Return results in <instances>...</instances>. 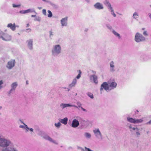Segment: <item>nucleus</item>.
<instances>
[{
    "mask_svg": "<svg viewBox=\"0 0 151 151\" xmlns=\"http://www.w3.org/2000/svg\"><path fill=\"white\" fill-rule=\"evenodd\" d=\"M62 47L60 44H56L53 45L51 50L52 55L54 57L58 56L61 53Z\"/></svg>",
    "mask_w": 151,
    "mask_h": 151,
    "instance_id": "obj_1",
    "label": "nucleus"
},
{
    "mask_svg": "<svg viewBox=\"0 0 151 151\" xmlns=\"http://www.w3.org/2000/svg\"><path fill=\"white\" fill-rule=\"evenodd\" d=\"M12 143L9 139L0 137V146L6 147L11 145Z\"/></svg>",
    "mask_w": 151,
    "mask_h": 151,
    "instance_id": "obj_2",
    "label": "nucleus"
},
{
    "mask_svg": "<svg viewBox=\"0 0 151 151\" xmlns=\"http://www.w3.org/2000/svg\"><path fill=\"white\" fill-rule=\"evenodd\" d=\"M0 39L5 41H9L12 39L11 36L9 34L4 33L0 29Z\"/></svg>",
    "mask_w": 151,
    "mask_h": 151,
    "instance_id": "obj_3",
    "label": "nucleus"
},
{
    "mask_svg": "<svg viewBox=\"0 0 151 151\" xmlns=\"http://www.w3.org/2000/svg\"><path fill=\"white\" fill-rule=\"evenodd\" d=\"M96 137L99 140H102L103 139L102 135L99 129V128H95L93 130Z\"/></svg>",
    "mask_w": 151,
    "mask_h": 151,
    "instance_id": "obj_4",
    "label": "nucleus"
},
{
    "mask_svg": "<svg viewBox=\"0 0 151 151\" xmlns=\"http://www.w3.org/2000/svg\"><path fill=\"white\" fill-rule=\"evenodd\" d=\"M145 38L140 33L137 32L135 36L134 40L137 42H140L145 41Z\"/></svg>",
    "mask_w": 151,
    "mask_h": 151,
    "instance_id": "obj_5",
    "label": "nucleus"
},
{
    "mask_svg": "<svg viewBox=\"0 0 151 151\" xmlns=\"http://www.w3.org/2000/svg\"><path fill=\"white\" fill-rule=\"evenodd\" d=\"M92 73L93 74L90 75L89 79L91 82H93L96 84H97L98 83V77L95 75L96 72L94 71H92Z\"/></svg>",
    "mask_w": 151,
    "mask_h": 151,
    "instance_id": "obj_6",
    "label": "nucleus"
},
{
    "mask_svg": "<svg viewBox=\"0 0 151 151\" xmlns=\"http://www.w3.org/2000/svg\"><path fill=\"white\" fill-rule=\"evenodd\" d=\"M104 89L107 92L109 91V84L106 82H104L101 86L100 91L101 94L103 92Z\"/></svg>",
    "mask_w": 151,
    "mask_h": 151,
    "instance_id": "obj_7",
    "label": "nucleus"
},
{
    "mask_svg": "<svg viewBox=\"0 0 151 151\" xmlns=\"http://www.w3.org/2000/svg\"><path fill=\"white\" fill-rule=\"evenodd\" d=\"M41 136L45 139L47 140L49 142H51L55 145H58V143L56 140H53L49 135L45 134H42L41 135Z\"/></svg>",
    "mask_w": 151,
    "mask_h": 151,
    "instance_id": "obj_8",
    "label": "nucleus"
},
{
    "mask_svg": "<svg viewBox=\"0 0 151 151\" xmlns=\"http://www.w3.org/2000/svg\"><path fill=\"white\" fill-rule=\"evenodd\" d=\"M18 85V84L17 82H15L12 83L11 85V89L9 91V94H10L13 92H14Z\"/></svg>",
    "mask_w": 151,
    "mask_h": 151,
    "instance_id": "obj_9",
    "label": "nucleus"
},
{
    "mask_svg": "<svg viewBox=\"0 0 151 151\" xmlns=\"http://www.w3.org/2000/svg\"><path fill=\"white\" fill-rule=\"evenodd\" d=\"M109 71L111 72L114 73L116 70L115 63L113 61H111L109 63Z\"/></svg>",
    "mask_w": 151,
    "mask_h": 151,
    "instance_id": "obj_10",
    "label": "nucleus"
},
{
    "mask_svg": "<svg viewBox=\"0 0 151 151\" xmlns=\"http://www.w3.org/2000/svg\"><path fill=\"white\" fill-rule=\"evenodd\" d=\"M15 63L14 60H12L9 61L7 63L6 67L9 69H11L15 65Z\"/></svg>",
    "mask_w": 151,
    "mask_h": 151,
    "instance_id": "obj_11",
    "label": "nucleus"
},
{
    "mask_svg": "<svg viewBox=\"0 0 151 151\" xmlns=\"http://www.w3.org/2000/svg\"><path fill=\"white\" fill-rule=\"evenodd\" d=\"M60 106L63 109H64L65 108L68 107H73L75 108H77V107L76 105H72L69 104H65L63 103L60 104Z\"/></svg>",
    "mask_w": 151,
    "mask_h": 151,
    "instance_id": "obj_12",
    "label": "nucleus"
},
{
    "mask_svg": "<svg viewBox=\"0 0 151 151\" xmlns=\"http://www.w3.org/2000/svg\"><path fill=\"white\" fill-rule=\"evenodd\" d=\"M67 17H66L62 18L60 21V23L62 27H66L68 25Z\"/></svg>",
    "mask_w": 151,
    "mask_h": 151,
    "instance_id": "obj_13",
    "label": "nucleus"
},
{
    "mask_svg": "<svg viewBox=\"0 0 151 151\" xmlns=\"http://www.w3.org/2000/svg\"><path fill=\"white\" fill-rule=\"evenodd\" d=\"M33 42L32 39H30L26 41V44L28 48L30 50H32L33 49Z\"/></svg>",
    "mask_w": 151,
    "mask_h": 151,
    "instance_id": "obj_14",
    "label": "nucleus"
},
{
    "mask_svg": "<svg viewBox=\"0 0 151 151\" xmlns=\"http://www.w3.org/2000/svg\"><path fill=\"white\" fill-rule=\"evenodd\" d=\"M79 125V121L77 119H75L73 120L71 126L73 128H76L78 127Z\"/></svg>",
    "mask_w": 151,
    "mask_h": 151,
    "instance_id": "obj_15",
    "label": "nucleus"
},
{
    "mask_svg": "<svg viewBox=\"0 0 151 151\" xmlns=\"http://www.w3.org/2000/svg\"><path fill=\"white\" fill-rule=\"evenodd\" d=\"M93 6L96 9L101 10L104 9V7L103 4L99 2H97L94 4Z\"/></svg>",
    "mask_w": 151,
    "mask_h": 151,
    "instance_id": "obj_16",
    "label": "nucleus"
},
{
    "mask_svg": "<svg viewBox=\"0 0 151 151\" xmlns=\"http://www.w3.org/2000/svg\"><path fill=\"white\" fill-rule=\"evenodd\" d=\"M109 91L115 88L117 86L116 83L112 81L108 83Z\"/></svg>",
    "mask_w": 151,
    "mask_h": 151,
    "instance_id": "obj_17",
    "label": "nucleus"
},
{
    "mask_svg": "<svg viewBox=\"0 0 151 151\" xmlns=\"http://www.w3.org/2000/svg\"><path fill=\"white\" fill-rule=\"evenodd\" d=\"M58 120L60 123L64 125H66L68 123V119L67 117H65L63 119L59 118Z\"/></svg>",
    "mask_w": 151,
    "mask_h": 151,
    "instance_id": "obj_18",
    "label": "nucleus"
},
{
    "mask_svg": "<svg viewBox=\"0 0 151 151\" xmlns=\"http://www.w3.org/2000/svg\"><path fill=\"white\" fill-rule=\"evenodd\" d=\"M77 80L76 78L73 79L72 80V83L69 84V87L72 88V87H75L77 83Z\"/></svg>",
    "mask_w": 151,
    "mask_h": 151,
    "instance_id": "obj_19",
    "label": "nucleus"
},
{
    "mask_svg": "<svg viewBox=\"0 0 151 151\" xmlns=\"http://www.w3.org/2000/svg\"><path fill=\"white\" fill-rule=\"evenodd\" d=\"M104 4L107 7L108 9L109 10L111 9L112 7L111 4L110 3L109 1L107 0H105L104 2Z\"/></svg>",
    "mask_w": 151,
    "mask_h": 151,
    "instance_id": "obj_20",
    "label": "nucleus"
},
{
    "mask_svg": "<svg viewBox=\"0 0 151 151\" xmlns=\"http://www.w3.org/2000/svg\"><path fill=\"white\" fill-rule=\"evenodd\" d=\"M7 27L9 28L12 31H14L15 30V23L12 24L11 23L8 24Z\"/></svg>",
    "mask_w": 151,
    "mask_h": 151,
    "instance_id": "obj_21",
    "label": "nucleus"
},
{
    "mask_svg": "<svg viewBox=\"0 0 151 151\" xmlns=\"http://www.w3.org/2000/svg\"><path fill=\"white\" fill-rule=\"evenodd\" d=\"M135 118H133L130 117H128L127 118V120L128 122L134 124H135Z\"/></svg>",
    "mask_w": 151,
    "mask_h": 151,
    "instance_id": "obj_22",
    "label": "nucleus"
},
{
    "mask_svg": "<svg viewBox=\"0 0 151 151\" xmlns=\"http://www.w3.org/2000/svg\"><path fill=\"white\" fill-rule=\"evenodd\" d=\"M127 127L131 132H133V131H135V130L136 128L133 127V125L132 124H127Z\"/></svg>",
    "mask_w": 151,
    "mask_h": 151,
    "instance_id": "obj_23",
    "label": "nucleus"
},
{
    "mask_svg": "<svg viewBox=\"0 0 151 151\" xmlns=\"http://www.w3.org/2000/svg\"><path fill=\"white\" fill-rule=\"evenodd\" d=\"M84 136L85 138L87 139H90L91 137V134L88 132H85L84 134Z\"/></svg>",
    "mask_w": 151,
    "mask_h": 151,
    "instance_id": "obj_24",
    "label": "nucleus"
},
{
    "mask_svg": "<svg viewBox=\"0 0 151 151\" xmlns=\"http://www.w3.org/2000/svg\"><path fill=\"white\" fill-rule=\"evenodd\" d=\"M112 33L114 34L115 37H117L118 39H120L121 37L120 34L116 32L115 30L113 29L112 30Z\"/></svg>",
    "mask_w": 151,
    "mask_h": 151,
    "instance_id": "obj_25",
    "label": "nucleus"
},
{
    "mask_svg": "<svg viewBox=\"0 0 151 151\" xmlns=\"http://www.w3.org/2000/svg\"><path fill=\"white\" fill-rule=\"evenodd\" d=\"M135 135L137 137H139L141 135L139 129L137 127L135 128Z\"/></svg>",
    "mask_w": 151,
    "mask_h": 151,
    "instance_id": "obj_26",
    "label": "nucleus"
},
{
    "mask_svg": "<svg viewBox=\"0 0 151 151\" xmlns=\"http://www.w3.org/2000/svg\"><path fill=\"white\" fill-rule=\"evenodd\" d=\"M143 118L140 119H135V124H138L142 123L143 122Z\"/></svg>",
    "mask_w": 151,
    "mask_h": 151,
    "instance_id": "obj_27",
    "label": "nucleus"
},
{
    "mask_svg": "<svg viewBox=\"0 0 151 151\" xmlns=\"http://www.w3.org/2000/svg\"><path fill=\"white\" fill-rule=\"evenodd\" d=\"M139 17V15L138 13L137 12H134L133 15V17L135 19H137Z\"/></svg>",
    "mask_w": 151,
    "mask_h": 151,
    "instance_id": "obj_28",
    "label": "nucleus"
},
{
    "mask_svg": "<svg viewBox=\"0 0 151 151\" xmlns=\"http://www.w3.org/2000/svg\"><path fill=\"white\" fill-rule=\"evenodd\" d=\"M55 126L58 129H59L61 126L62 124L60 122L58 123H55L54 124Z\"/></svg>",
    "mask_w": 151,
    "mask_h": 151,
    "instance_id": "obj_29",
    "label": "nucleus"
},
{
    "mask_svg": "<svg viewBox=\"0 0 151 151\" xmlns=\"http://www.w3.org/2000/svg\"><path fill=\"white\" fill-rule=\"evenodd\" d=\"M27 13L29 12H35L36 13L34 9H29L26 10Z\"/></svg>",
    "mask_w": 151,
    "mask_h": 151,
    "instance_id": "obj_30",
    "label": "nucleus"
},
{
    "mask_svg": "<svg viewBox=\"0 0 151 151\" xmlns=\"http://www.w3.org/2000/svg\"><path fill=\"white\" fill-rule=\"evenodd\" d=\"M10 146V151H18L17 149L16 148L14 147L12 145Z\"/></svg>",
    "mask_w": 151,
    "mask_h": 151,
    "instance_id": "obj_31",
    "label": "nucleus"
},
{
    "mask_svg": "<svg viewBox=\"0 0 151 151\" xmlns=\"http://www.w3.org/2000/svg\"><path fill=\"white\" fill-rule=\"evenodd\" d=\"M49 34L50 38L51 39H52L54 35V33L52 31L50 30L49 32Z\"/></svg>",
    "mask_w": 151,
    "mask_h": 151,
    "instance_id": "obj_32",
    "label": "nucleus"
},
{
    "mask_svg": "<svg viewBox=\"0 0 151 151\" xmlns=\"http://www.w3.org/2000/svg\"><path fill=\"white\" fill-rule=\"evenodd\" d=\"M78 72H79L77 76L75 78H76V79H78L81 77V71L80 70H78Z\"/></svg>",
    "mask_w": 151,
    "mask_h": 151,
    "instance_id": "obj_33",
    "label": "nucleus"
},
{
    "mask_svg": "<svg viewBox=\"0 0 151 151\" xmlns=\"http://www.w3.org/2000/svg\"><path fill=\"white\" fill-rule=\"evenodd\" d=\"M109 11H110L111 12V14L114 17H116V15L114 13V10L113 9V8H111V9H110L109 10Z\"/></svg>",
    "mask_w": 151,
    "mask_h": 151,
    "instance_id": "obj_34",
    "label": "nucleus"
},
{
    "mask_svg": "<svg viewBox=\"0 0 151 151\" xmlns=\"http://www.w3.org/2000/svg\"><path fill=\"white\" fill-rule=\"evenodd\" d=\"M76 104L77 105V106H76L77 107V108H78V107L81 108L82 107V104L80 102L77 101L76 102Z\"/></svg>",
    "mask_w": 151,
    "mask_h": 151,
    "instance_id": "obj_35",
    "label": "nucleus"
},
{
    "mask_svg": "<svg viewBox=\"0 0 151 151\" xmlns=\"http://www.w3.org/2000/svg\"><path fill=\"white\" fill-rule=\"evenodd\" d=\"M1 151H10V147H6V148L3 149Z\"/></svg>",
    "mask_w": 151,
    "mask_h": 151,
    "instance_id": "obj_36",
    "label": "nucleus"
},
{
    "mask_svg": "<svg viewBox=\"0 0 151 151\" xmlns=\"http://www.w3.org/2000/svg\"><path fill=\"white\" fill-rule=\"evenodd\" d=\"M48 14L47 15V17H52V14L51 11L49 10L47 11Z\"/></svg>",
    "mask_w": 151,
    "mask_h": 151,
    "instance_id": "obj_37",
    "label": "nucleus"
},
{
    "mask_svg": "<svg viewBox=\"0 0 151 151\" xmlns=\"http://www.w3.org/2000/svg\"><path fill=\"white\" fill-rule=\"evenodd\" d=\"M87 94L88 96H89L91 99H93V96L92 93L89 92L87 93Z\"/></svg>",
    "mask_w": 151,
    "mask_h": 151,
    "instance_id": "obj_38",
    "label": "nucleus"
},
{
    "mask_svg": "<svg viewBox=\"0 0 151 151\" xmlns=\"http://www.w3.org/2000/svg\"><path fill=\"white\" fill-rule=\"evenodd\" d=\"M42 0L43 1H45V2H47V3H49L52 6H53L55 5L54 4L52 3L50 1H48V0Z\"/></svg>",
    "mask_w": 151,
    "mask_h": 151,
    "instance_id": "obj_39",
    "label": "nucleus"
},
{
    "mask_svg": "<svg viewBox=\"0 0 151 151\" xmlns=\"http://www.w3.org/2000/svg\"><path fill=\"white\" fill-rule=\"evenodd\" d=\"M21 5L20 4H12V6L14 8L19 7Z\"/></svg>",
    "mask_w": 151,
    "mask_h": 151,
    "instance_id": "obj_40",
    "label": "nucleus"
},
{
    "mask_svg": "<svg viewBox=\"0 0 151 151\" xmlns=\"http://www.w3.org/2000/svg\"><path fill=\"white\" fill-rule=\"evenodd\" d=\"M3 82L2 80L0 81V90L3 88Z\"/></svg>",
    "mask_w": 151,
    "mask_h": 151,
    "instance_id": "obj_41",
    "label": "nucleus"
},
{
    "mask_svg": "<svg viewBox=\"0 0 151 151\" xmlns=\"http://www.w3.org/2000/svg\"><path fill=\"white\" fill-rule=\"evenodd\" d=\"M34 20L40 21L41 20V18L39 17H36L34 19Z\"/></svg>",
    "mask_w": 151,
    "mask_h": 151,
    "instance_id": "obj_42",
    "label": "nucleus"
},
{
    "mask_svg": "<svg viewBox=\"0 0 151 151\" xmlns=\"http://www.w3.org/2000/svg\"><path fill=\"white\" fill-rule=\"evenodd\" d=\"M19 13L21 14H25L27 13L26 10H21L19 11Z\"/></svg>",
    "mask_w": 151,
    "mask_h": 151,
    "instance_id": "obj_43",
    "label": "nucleus"
},
{
    "mask_svg": "<svg viewBox=\"0 0 151 151\" xmlns=\"http://www.w3.org/2000/svg\"><path fill=\"white\" fill-rule=\"evenodd\" d=\"M24 124V125H20L19 126V127L21 128H24V129H25V127H26V125Z\"/></svg>",
    "mask_w": 151,
    "mask_h": 151,
    "instance_id": "obj_44",
    "label": "nucleus"
},
{
    "mask_svg": "<svg viewBox=\"0 0 151 151\" xmlns=\"http://www.w3.org/2000/svg\"><path fill=\"white\" fill-rule=\"evenodd\" d=\"M31 31V29L30 28H28L26 29L25 31L26 32L29 33Z\"/></svg>",
    "mask_w": 151,
    "mask_h": 151,
    "instance_id": "obj_45",
    "label": "nucleus"
},
{
    "mask_svg": "<svg viewBox=\"0 0 151 151\" xmlns=\"http://www.w3.org/2000/svg\"><path fill=\"white\" fill-rule=\"evenodd\" d=\"M106 26L109 29H112V27L109 24H106Z\"/></svg>",
    "mask_w": 151,
    "mask_h": 151,
    "instance_id": "obj_46",
    "label": "nucleus"
},
{
    "mask_svg": "<svg viewBox=\"0 0 151 151\" xmlns=\"http://www.w3.org/2000/svg\"><path fill=\"white\" fill-rule=\"evenodd\" d=\"M42 12V13L45 15H46V10L45 9H43Z\"/></svg>",
    "mask_w": 151,
    "mask_h": 151,
    "instance_id": "obj_47",
    "label": "nucleus"
},
{
    "mask_svg": "<svg viewBox=\"0 0 151 151\" xmlns=\"http://www.w3.org/2000/svg\"><path fill=\"white\" fill-rule=\"evenodd\" d=\"M26 127H25V129L26 130V132H28V130L29 129V128L27 127V125H26Z\"/></svg>",
    "mask_w": 151,
    "mask_h": 151,
    "instance_id": "obj_48",
    "label": "nucleus"
},
{
    "mask_svg": "<svg viewBox=\"0 0 151 151\" xmlns=\"http://www.w3.org/2000/svg\"><path fill=\"white\" fill-rule=\"evenodd\" d=\"M143 34L145 36H147L148 35V34L147 33V32L146 31H145L143 32Z\"/></svg>",
    "mask_w": 151,
    "mask_h": 151,
    "instance_id": "obj_49",
    "label": "nucleus"
},
{
    "mask_svg": "<svg viewBox=\"0 0 151 151\" xmlns=\"http://www.w3.org/2000/svg\"><path fill=\"white\" fill-rule=\"evenodd\" d=\"M81 109L84 111L86 112L87 111V110L83 108L82 107L81 108Z\"/></svg>",
    "mask_w": 151,
    "mask_h": 151,
    "instance_id": "obj_50",
    "label": "nucleus"
},
{
    "mask_svg": "<svg viewBox=\"0 0 151 151\" xmlns=\"http://www.w3.org/2000/svg\"><path fill=\"white\" fill-rule=\"evenodd\" d=\"M29 131L31 132H33L34 131L33 129L32 128H29Z\"/></svg>",
    "mask_w": 151,
    "mask_h": 151,
    "instance_id": "obj_51",
    "label": "nucleus"
},
{
    "mask_svg": "<svg viewBox=\"0 0 151 151\" xmlns=\"http://www.w3.org/2000/svg\"><path fill=\"white\" fill-rule=\"evenodd\" d=\"M147 124H151V120H150L149 122L147 123Z\"/></svg>",
    "mask_w": 151,
    "mask_h": 151,
    "instance_id": "obj_52",
    "label": "nucleus"
},
{
    "mask_svg": "<svg viewBox=\"0 0 151 151\" xmlns=\"http://www.w3.org/2000/svg\"><path fill=\"white\" fill-rule=\"evenodd\" d=\"M15 30L16 29V27L18 28L19 27V26L18 25H16L15 23Z\"/></svg>",
    "mask_w": 151,
    "mask_h": 151,
    "instance_id": "obj_53",
    "label": "nucleus"
},
{
    "mask_svg": "<svg viewBox=\"0 0 151 151\" xmlns=\"http://www.w3.org/2000/svg\"><path fill=\"white\" fill-rule=\"evenodd\" d=\"M70 88H69H69H66V89L68 91H69L70 90Z\"/></svg>",
    "mask_w": 151,
    "mask_h": 151,
    "instance_id": "obj_54",
    "label": "nucleus"
},
{
    "mask_svg": "<svg viewBox=\"0 0 151 151\" xmlns=\"http://www.w3.org/2000/svg\"><path fill=\"white\" fill-rule=\"evenodd\" d=\"M31 17H36V15H32V16H31Z\"/></svg>",
    "mask_w": 151,
    "mask_h": 151,
    "instance_id": "obj_55",
    "label": "nucleus"
},
{
    "mask_svg": "<svg viewBox=\"0 0 151 151\" xmlns=\"http://www.w3.org/2000/svg\"><path fill=\"white\" fill-rule=\"evenodd\" d=\"M29 24H27L26 25V27H28L29 26Z\"/></svg>",
    "mask_w": 151,
    "mask_h": 151,
    "instance_id": "obj_56",
    "label": "nucleus"
},
{
    "mask_svg": "<svg viewBox=\"0 0 151 151\" xmlns=\"http://www.w3.org/2000/svg\"><path fill=\"white\" fill-rule=\"evenodd\" d=\"M149 17L150 18V19L151 20V14H149Z\"/></svg>",
    "mask_w": 151,
    "mask_h": 151,
    "instance_id": "obj_57",
    "label": "nucleus"
},
{
    "mask_svg": "<svg viewBox=\"0 0 151 151\" xmlns=\"http://www.w3.org/2000/svg\"><path fill=\"white\" fill-rule=\"evenodd\" d=\"M85 1L87 2H89L90 1V0H85Z\"/></svg>",
    "mask_w": 151,
    "mask_h": 151,
    "instance_id": "obj_58",
    "label": "nucleus"
},
{
    "mask_svg": "<svg viewBox=\"0 0 151 151\" xmlns=\"http://www.w3.org/2000/svg\"><path fill=\"white\" fill-rule=\"evenodd\" d=\"M38 8L39 9H42V7H38Z\"/></svg>",
    "mask_w": 151,
    "mask_h": 151,
    "instance_id": "obj_59",
    "label": "nucleus"
},
{
    "mask_svg": "<svg viewBox=\"0 0 151 151\" xmlns=\"http://www.w3.org/2000/svg\"><path fill=\"white\" fill-rule=\"evenodd\" d=\"M67 88L65 87H63V88L65 89H66V88Z\"/></svg>",
    "mask_w": 151,
    "mask_h": 151,
    "instance_id": "obj_60",
    "label": "nucleus"
},
{
    "mask_svg": "<svg viewBox=\"0 0 151 151\" xmlns=\"http://www.w3.org/2000/svg\"><path fill=\"white\" fill-rule=\"evenodd\" d=\"M2 108V107L1 106H0V109H1Z\"/></svg>",
    "mask_w": 151,
    "mask_h": 151,
    "instance_id": "obj_61",
    "label": "nucleus"
},
{
    "mask_svg": "<svg viewBox=\"0 0 151 151\" xmlns=\"http://www.w3.org/2000/svg\"><path fill=\"white\" fill-rule=\"evenodd\" d=\"M88 30V29H85V31H87Z\"/></svg>",
    "mask_w": 151,
    "mask_h": 151,
    "instance_id": "obj_62",
    "label": "nucleus"
},
{
    "mask_svg": "<svg viewBox=\"0 0 151 151\" xmlns=\"http://www.w3.org/2000/svg\"><path fill=\"white\" fill-rule=\"evenodd\" d=\"M149 132V131H147V134H148Z\"/></svg>",
    "mask_w": 151,
    "mask_h": 151,
    "instance_id": "obj_63",
    "label": "nucleus"
},
{
    "mask_svg": "<svg viewBox=\"0 0 151 151\" xmlns=\"http://www.w3.org/2000/svg\"><path fill=\"white\" fill-rule=\"evenodd\" d=\"M150 7H151V5H150Z\"/></svg>",
    "mask_w": 151,
    "mask_h": 151,
    "instance_id": "obj_64",
    "label": "nucleus"
}]
</instances>
